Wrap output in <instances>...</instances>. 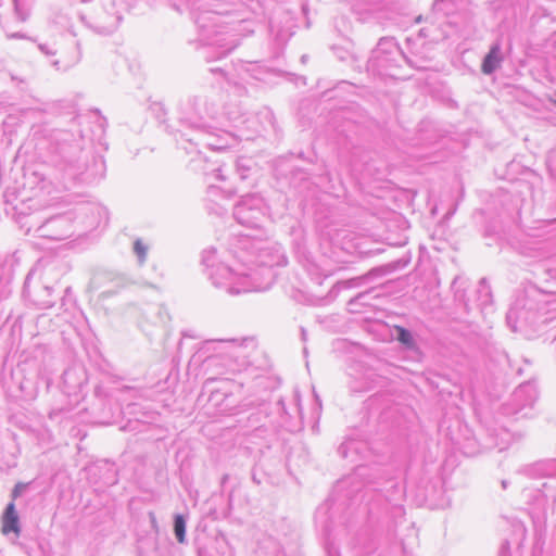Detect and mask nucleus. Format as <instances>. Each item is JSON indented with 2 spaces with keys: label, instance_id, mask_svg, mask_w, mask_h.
Returning a JSON list of instances; mask_svg holds the SVG:
<instances>
[{
  "label": "nucleus",
  "instance_id": "7ed1b4c3",
  "mask_svg": "<svg viewBox=\"0 0 556 556\" xmlns=\"http://www.w3.org/2000/svg\"><path fill=\"white\" fill-rule=\"evenodd\" d=\"M174 531L178 542L184 543L186 533V522L181 515H177L175 517Z\"/></svg>",
  "mask_w": 556,
  "mask_h": 556
},
{
  "label": "nucleus",
  "instance_id": "20e7f679",
  "mask_svg": "<svg viewBox=\"0 0 556 556\" xmlns=\"http://www.w3.org/2000/svg\"><path fill=\"white\" fill-rule=\"evenodd\" d=\"M395 329L397 331V340L407 346H413L414 342L410 333L401 326H396Z\"/></svg>",
  "mask_w": 556,
  "mask_h": 556
},
{
  "label": "nucleus",
  "instance_id": "f257e3e1",
  "mask_svg": "<svg viewBox=\"0 0 556 556\" xmlns=\"http://www.w3.org/2000/svg\"><path fill=\"white\" fill-rule=\"evenodd\" d=\"M1 532L3 534H9L11 532H14L15 534L20 533L18 515L13 502L7 506L2 516Z\"/></svg>",
  "mask_w": 556,
  "mask_h": 556
},
{
  "label": "nucleus",
  "instance_id": "39448f33",
  "mask_svg": "<svg viewBox=\"0 0 556 556\" xmlns=\"http://www.w3.org/2000/svg\"><path fill=\"white\" fill-rule=\"evenodd\" d=\"M21 491H22V485L21 484H16L14 490H13V493H12V496L13 498L15 500L17 496H20L21 494Z\"/></svg>",
  "mask_w": 556,
  "mask_h": 556
},
{
  "label": "nucleus",
  "instance_id": "f03ea898",
  "mask_svg": "<svg viewBox=\"0 0 556 556\" xmlns=\"http://www.w3.org/2000/svg\"><path fill=\"white\" fill-rule=\"evenodd\" d=\"M502 62L501 49L498 45L493 46L484 58L481 70L484 74H491Z\"/></svg>",
  "mask_w": 556,
  "mask_h": 556
}]
</instances>
